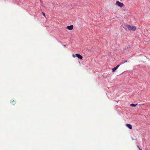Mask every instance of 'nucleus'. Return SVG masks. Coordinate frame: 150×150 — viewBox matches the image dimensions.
<instances>
[{
    "instance_id": "1",
    "label": "nucleus",
    "mask_w": 150,
    "mask_h": 150,
    "mask_svg": "<svg viewBox=\"0 0 150 150\" xmlns=\"http://www.w3.org/2000/svg\"><path fill=\"white\" fill-rule=\"evenodd\" d=\"M124 28L126 30H127L128 29L130 30L135 31L136 29V26L127 24L125 25Z\"/></svg>"
},
{
    "instance_id": "2",
    "label": "nucleus",
    "mask_w": 150,
    "mask_h": 150,
    "mask_svg": "<svg viewBox=\"0 0 150 150\" xmlns=\"http://www.w3.org/2000/svg\"><path fill=\"white\" fill-rule=\"evenodd\" d=\"M73 56L75 57V56H76L78 58L80 59H83V57L80 54H76L75 55H74V54H73Z\"/></svg>"
},
{
    "instance_id": "3",
    "label": "nucleus",
    "mask_w": 150,
    "mask_h": 150,
    "mask_svg": "<svg viewBox=\"0 0 150 150\" xmlns=\"http://www.w3.org/2000/svg\"><path fill=\"white\" fill-rule=\"evenodd\" d=\"M116 4L120 7H122L124 5V4L118 1H117L116 2Z\"/></svg>"
},
{
    "instance_id": "4",
    "label": "nucleus",
    "mask_w": 150,
    "mask_h": 150,
    "mask_svg": "<svg viewBox=\"0 0 150 150\" xmlns=\"http://www.w3.org/2000/svg\"><path fill=\"white\" fill-rule=\"evenodd\" d=\"M73 25H71L70 26H68L66 28L69 30H72L73 29Z\"/></svg>"
},
{
    "instance_id": "5",
    "label": "nucleus",
    "mask_w": 150,
    "mask_h": 150,
    "mask_svg": "<svg viewBox=\"0 0 150 150\" xmlns=\"http://www.w3.org/2000/svg\"><path fill=\"white\" fill-rule=\"evenodd\" d=\"M10 102L13 105H14L16 103V100H14L13 99H11V100Z\"/></svg>"
},
{
    "instance_id": "6",
    "label": "nucleus",
    "mask_w": 150,
    "mask_h": 150,
    "mask_svg": "<svg viewBox=\"0 0 150 150\" xmlns=\"http://www.w3.org/2000/svg\"><path fill=\"white\" fill-rule=\"evenodd\" d=\"M126 125L129 129H132V127L131 125L127 124Z\"/></svg>"
},
{
    "instance_id": "7",
    "label": "nucleus",
    "mask_w": 150,
    "mask_h": 150,
    "mask_svg": "<svg viewBox=\"0 0 150 150\" xmlns=\"http://www.w3.org/2000/svg\"><path fill=\"white\" fill-rule=\"evenodd\" d=\"M117 68L116 67L114 68H112V72H114Z\"/></svg>"
},
{
    "instance_id": "8",
    "label": "nucleus",
    "mask_w": 150,
    "mask_h": 150,
    "mask_svg": "<svg viewBox=\"0 0 150 150\" xmlns=\"http://www.w3.org/2000/svg\"><path fill=\"white\" fill-rule=\"evenodd\" d=\"M131 47L130 45H128V46L125 47L124 49V50H125L127 49H129Z\"/></svg>"
},
{
    "instance_id": "9",
    "label": "nucleus",
    "mask_w": 150,
    "mask_h": 150,
    "mask_svg": "<svg viewBox=\"0 0 150 150\" xmlns=\"http://www.w3.org/2000/svg\"><path fill=\"white\" fill-rule=\"evenodd\" d=\"M137 105V104H134L133 103H132L130 104V106L132 107H135L136 105Z\"/></svg>"
},
{
    "instance_id": "10",
    "label": "nucleus",
    "mask_w": 150,
    "mask_h": 150,
    "mask_svg": "<svg viewBox=\"0 0 150 150\" xmlns=\"http://www.w3.org/2000/svg\"><path fill=\"white\" fill-rule=\"evenodd\" d=\"M127 62V60H125V61L124 62H121L120 63V64H122L125 63V62Z\"/></svg>"
},
{
    "instance_id": "11",
    "label": "nucleus",
    "mask_w": 150,
    "mask_h": 150,
    "mask_svg": "<svg viewBox=\"0 0 150 150\" xmlns=\"http://www.w3.org/2000/svg\"><path fill=\"white\" fill-rule=\"evenodd\" d=\"M121 64H120V63L119 64H118V65H117L116 67H117V68L118 69V68L120 67V66L121 65Z\"/></svg>"
},
{
    "instance_id": "12",
    "label": "nucleus",
    "mask_w": 150,
    "mask_h": 150,
    "mask_svg": "<svg viewBox=\"0 0 150 150\" xmlns=\"http://www.w3.org/2000/svg\"><path fill=\"white\" fill-rule=\"evenodd\" d=\"M43 15L45 17H46L45 13L44 12H42Z\"/></svg>"
},
{
    "instance_id": "13",
    "label": "nucleus",
    "mask_w": 150,
    "mask_h": 150,
    "mask_svg": "<svg viewBox=\"0 0 150 150\" xmlns=\"http://www.w3.org/2000/svg\"><path fill=\"white\" fill-rule=\"evenodd\" d=\"M137 147L139 149V148H140L139 147V146H137Z\"/></svg>"
},
{
    "instance_id": "14",
    "label": "nucleus",
    "mask_w": 150,
    "mask_h": 150,
    "mask_svg": "<svg viewBox=\"0 0 150 150\" xmlns=\"http://www.w3.org/2000/svg\"><path fill=\"white\" fill-rule=\"evenodd\" d=\"M139 150H142L140 148H139Z\"/></svg>"
},
{
    "instance_id": "15",
    "label": "nucleus",
    "mask_w": 150,
    "mask_h": 150,
    "mask_svg": "<svg viewBox=\"0 0 150 150\" xmlns=\"http://www.w3.org/2000/svg\"><path fill=\"white\" fill-rule=\"evenodd\" d=\"M63 46H64V47H65L66 46H65V45H63Z\"/></svg>"
}]
</instances>
